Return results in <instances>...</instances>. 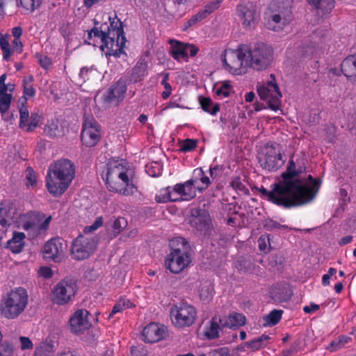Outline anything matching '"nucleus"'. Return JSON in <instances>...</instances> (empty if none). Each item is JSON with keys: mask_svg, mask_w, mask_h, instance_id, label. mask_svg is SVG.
<instances>
[{"mask_svg": "<svg viewBox=\"0 0 356 356\" xmlns=\"http://www.w3.org/2000/svg\"><path fill=\"white\" fill-rule=\"evenodd\" d=\"M9 38V35H3L0 34V47L3 51V58L6 60H8L13 53V50L10 47Z\"/></svg>", "mask_w": 356, "mask_h": 356, "instance_id": "nucleus-39", "label": "nucleus"}, {"mask_svg": "<svg viewBox=\"0 0 356 356\" xmlns=\"http://www.w3.org/2000/svg\"><path fill=\"white\" fill-rule=\"evenodd\" d=\"M315 8L321 9L323 13H329L334 7V0H307Z\"/></svg>", "mask_w": 356, "mask_h": 356, "instance_id": "nucleus-33", "label": "nucleus"}, {"mask_svg": "<svg viewBox=\"0 0 356 356\" xmlns=\"http://www.w3.org/2000/svg\"><path fill=\"white\" fill-rule=\"evenodd\" d=\"M291 293L277 292L273 295V298L280 302H286L291 298Z\"/></svg>", "mask_w": 356, "mask_h": 356, "instance_id": "nucleus-61", "label": "nucleus"}, {"mask_svg": "<svg viewBox=\"0 0 356 356\" xmlns=\"http://www.w3.org/2000/svg\"><path fill=\"white\" fill-rule=\"evenodd\" d=\"M36 58H38L40 66L44 69H48L51 66V60L47 56L37 54Z\"/></svg>", "mask_w": 356, "mask_h": 356, "instance_id": "nucleus-58", "label": "nucleus"}, {"mask_svg": "<svg viewBox=\"0 0 356 356\" xmlns=\"http://www.w3.org/2000/svg\"><path fill=\"white\" fill-rule=\"evenodd\" d=\"M342 73L352 81H356V55L346 57L341 64Z\"/></svg>", "mask_w": 356, "mask_h": 356, "instance_id": "nucleus-23", "label": "nucleus"}, {"mask_svg": "<svg viewBox=\"0 0 356 356\" xmlns=\"http://www.w3.org/2000/svg\"><path fill=\"white\" fill-rule=\"evenodd\" d=\"M204 16L200 11L196 15H193L190 19H188L184 25V30H187L191 26L195 25L197 22L204 19Z\"/></svg>", "mask_w": 356, "mask_h": 356, "instance_id": "nucleus-52", "label": "nucleus"}, {"mask_svg": "<svg viewBox=\"0 0 356 356\" xmlns=\"http://www.w3.org/2000/svg\"><path fill=\"white\" fill-rule=\"evenodd\" d=\"M190 263V255H182L170 252L165 258V266L172 273H179L186 268Z\"/></svg>", "mask_w": 356, "mask_h": 356, "instance_id": "nucleus-19", "label": "nucleus"}, {"mask_svg": "<svg viewBox=\"0 0 356 356\" xmlns=\"http://www.w3.org/2000/svg\"><path fill=\"white\" fill-rule=\"evenodd\" d=\"M346 343H347V339H345L343 337L339 338L338 341H333L330 345V348H332L331 350H337V349L343 346Z\"/></svg>", "mask_w": 356, "mask_h": 356, "instance_id": "nucleus-63", "label": "nucleus"}, {"mask_svg": "<svg viewBox=\"0 0 356 356\" xmlns=\"http://www.w3.org/2000/svg\"><path fill=\"white\" fill-rule=\"evenodd\" d=\"M101 42L102 44L100 46V49L102 51H104L105 49H106V55L120 57V56L124 53V44L121 43V40H115L113 42H111V40H104Z\"/></svg>", "mask_w": 356, "mask_h": 356, "instance_id": "nucleus-24", "label": "nucleus"}, {"mask_svg": "<svg viewBox=\"0 0 356 356\" xmlns=\"http://www.w3.org/2000/svg\"><path fill=\"white\" fill-rule=\"evenodd\" d=\"M170 43L171 44L170 54L174 59L179 60L181 58L187 57V52L184 43L173 40H171Z\"/></svg>", "mask_w": 356, "mask_h": 356, "instance_id": "nucleus-31", "label": "nucleus"}, {"mask_svg": "<svg viewBox=\"0 0 356 356\" xmlns=\"http://www.w3.org/2000/svg\"><path fill=\"white\" fill-rule=\"evenodd\" d=\"M282 310L274 309L271 311L267 316H264L265 323L264 326H273L277 325L281 320Z\"/></svg>", "mask_w": 356, "mask_h": 356, "instance_id": "nucleus-36", "label": "nucleus"}, {"mask_svg": "<svg viewBox=\"0 0 356 356\" xmlns=\"http://www.w3.org/2000/svg\"><path fill=\"white\" fill-rule=\"evenodd\" d=\"M189 224L204 235H211L213 228L209 212L200 208L191 209Z\"/></svg>", "mask_w": 356, "mask_h": 356, "instance_id": "nucleus-14", "label": "nucleus"}, {"mask_svg": "<svg viewBox=\"0 0 356 356\" xmlns=\"http://www.w3.org/2000/svg\"><path fill=\"white\" fill-rule=\"evenodd\" d=\"M221 2H222V0H213V1L207 4L204 6V10H200V12L202 13V15L206 18L209 15L212 13L214 10H216L220 6V4Z\"/></svg>", "mask_w": 356, "mask_h": 356, "instance_id": "nucleus-45", "label": "nucleus"}, {"mask_svg": "<svg viewBox=\"0 0 356 356\" xmlns=\"http://www.w3.org/2000/svg\"><path fill=\"white\" fill-rule=\"evenodd\" d=\"M193 179H196V181H197V179H200L201 181V182L205 185V187L202 188L197 187V189L200 191L204 190L211 184L209 178L207 176L204 175V172L202 170V168H197V169L194 170Z\"/></svg>", "mask_w": 356, "mask_h": 356, "instance_id": "nucleus-43", "label": "nucleus"}, {"mask_svg": "<svg viewBox=\"0 0 356 356\" xmlns=\"http://www.w3.org/2000/svg\"><path fill=\"white\" fill-rule=\"evenodd\" d=\"M170 252L178 253L182 255L189 254L191 246L186 238L175 237L170 241Z\"/></svg>", "mask_w": 356, "mask_h": 356, "instance_id": "nucleus-26", "label": "nucleus"}, {"mask_svg": "<svg viewBox=\"0 0 356 356\" xmlns=\"http://www.w3.org/2000/svg\"><path fill=\"white\" fill-rule=\"evenodd\" d=\"M100 130L97 122L92 118H86L83 124L81 140L87 147L95 146L100 140Z\"/></svg>", "mask_w": 356, "mask_h": 356, "instance_id": "nucleus-15", "label": "nucleus"}, {"mask_svg": "<svg viewBox=\"0 0 356 356\" xmlns=\"http://www.w3.org/2000/svg\"><path fill=\"white\" fill-rule=\"evenodd\" d=\"M28 298L26 290L22 287L12 290L1 300V315L8 319L17 318L26 309L28 304Z\"/></svg>", "mask_w": 356, "mask_h": 356, "instance_id": "nucleus-5", "label": "nucleus"}, {"mask_svg": "<svg viewBox=\"0 0 356 356\" xmlns=\"http://www.w3.org/2000/svg\"><path fill=\"white\" fill-rule=\"evenodd\" d=\"M172 322L178 327H189L193 324L196 318L195 307L181 301L171 308Z\"/></svg>", "mask_w": 356, "mask_h": 356, "instance_id": "nucleus-8", "label": "nucleus"}, {"mask_svg": "<svg viewBox=\"0 0 356 356\" xmlns=\"http://www.w3.org/2000/svg\"><path fill=\"white\" fill-rule=\"evenodd\" d=\"M147 64L145 59H140L131 70L130 81L137 83L140 81L147 73Z\"/></svg>", "mask_w": 356, "mask_h": 356, "instance_id": "nucleus-27", "label": "nucleus"}, {"mask_svg": "<svg viewBox=\"0 0 356 356\" xmlns=\"http://www.w3.org/2000/svg\"><path fill=\"white\" fill-rule=\"evenodd\" d=\"M165 334V328L159 323H151L146 325L142 335L144 341L147 343H155L164 338Z\"/></svg>", "mask_w": 356, "mask_h": 356, "instance_id": "nucleus-21", "label": "nucleus"}, {"mask_svg": "<svg viewBox=\"0 0 356 356\" xmlns=\"http://www.w3.org/2000/svg\"><path fill=\"white\" fill-rule=\"evenodd\" d=\"M54 352L55 346L52 341L42 342L35 348L34 356H52Z\"/></svg>", "mask_w": 356, "mask_h": 356, "instance_id": "nucleus-34", "label": "nucleus"}, {"mask_svg": "<svg viewBox=\"0 0 356 356\" xmlns=\"http://www.w3.org/2000/svg\"><path fill=\"white\" fill-rule=\"evenodd\" d=\"M15 211L10 206L0 207V230L11 224L15 218Z\"/></svg>", "mask_w": 356, "mask_h": 356, "instance_id": "nucleus-29", "label": "nucleus"}, {"mask_svg": "<svg viewBox=\"0 0 356 356\" xmlns=\"http://www.w3.org/2000/svg\"><path fill=\"white\" fill-rule=\"evenodd\" d=\"M292 0H273L269 5V19L266 23L268 29L278 31L293 19Z\"/></svg>", "mask_w": 356, "mask_h": 356, "instance_id": "nucleus-6", "label": "nucleus"}, {"mask_svg": "<svg viewBox=\"0 0 356 356\" xmlns=\"http://www.w3.org/2000/svg\"><path fill=\"white\" fill-rule=\"evenodd\" d=\"M89 315L88 311L84 309L74 312L69 320L70 331L75 334H80L88 330L92 326Z\"/></svg>", "mask_w": 356, "mask_h": 356, "instance_id": "nucleus-16", "label": "nucleus"}, {"mask_svg": "<svg viewBox=\"0 0 356 356\" xmlns=\"http://www.w3.org/2000/svg\"><path fill=\"white\" fill-rule=\"evenodd\" d=\"M40 120V115L37 113H32L31 115L30 120L28 123V126L26 129V131H33L39 124Z\"/></svg>", "mask_w": 356, "mask_h": 356, "instance_id": "nucleus-49", "label": "nucleus"}, {"mask_svg": "<svg viewBox=\"0 0 356 356\" xmlns=\"http://www.w3.org/2000/svg\"><path fill=\"white\" fill-rule=\"evenodd\" d=\"M97 241L94 237L82 234L78 236L71 246L70 254L72 259L81 261L88 259L96 250Z\"/></svg>", "mask_w": 356, "mask_h": 356, "instance_id": "nucleus-9", "label": "nucleus"}, {"mask_svg": "<svg viewBox=\"0 0 356 356\" xmlns=\"http://www.w3.org/2000/svg\"><path fill=\"white\" fill-rule=\"evenodd\" d=\"M124 309L121 300L119 301L118 304H116L113 307L111 313L108 314L107 313H105L103 314V316H106L105 318L106 319H110L113 317L114 314L116 313L122 312Z\"/></svg>", "mask_w": 356, "mask_h": 356, "instance_id": "nucleus-60", "label": "nucleus"}, {"mask_svg": "<svg viewBox=\"0 0 356 356\" xmlns=\"http://www.w3.org/2000/svg\"><path fill=\"white\" fill-rule=\"evenodd\" d=\"M219 322L222 327L235 328L244 325L246 318L242 314L234 313L223 320L219 318Z\"/></svg>", "mask_w": 356, "mask_h": 356, "instance_id": "nucleus-25", "label": "nucleus"}, {"mask_svg": "<svg viewBox=\"0 0 356 356\" xmlns=\"http://www.w3.org/2000/svg\"><path fill=\"white\" fill-rule=\"evenodd\" d=\"M77 291L76 281L74 279L66 277L59 282L54 287L53 302L59 305L69 302Z\"/></svg>", "mask_w": 356, "mask_h": 356, "instance_id": "nucleus-11", "label": "nucleus"}, {"mask_svg": "<svg viewBox=\"0 0 356 356\" xmlns=\"http://www.w3.org/2000/svg\"><path fill=\"white\" fill-rule=\"evenodd\" d=\"M197 140L187 138L182 141L180 150L184 152H190L197 147Z\"/></svg>", "mask_w": 356, "mask_h": 356, "instance_id": "nucleus-47", "label": "nucleus"}, {"mask_svg": "<svg viewBox=\"0 0 356 356\" xmlns=\"http://www.w3.org/2000/svg\"><path fill=\"white\" fill-rule=\"evenodd\" d=\"M264 227L268 231H273L274 229H280L281 228L287 229L288 226L287 225H282L276 221L270 220L265 223Z\"/></svg>", "mask_w": 356, "mask_h": 356, "instance_id": "nucleus-56", "label": "nucleus"}, {"mask_svg": "<svg viewBox=\"0 0 356 356\" xmlns=\"http://www.w3.org/2000/svg\"><path fill=\"white\" fill-rule=\"evenodd\" d=\"M305 168L298 160L295 161L293 158L289 161L286 170L282 174L281 185L292 200H297L299 206L312 202L316 197L321 186L318 179L313 178L311 175L302 177Z\"/></svg>", "mask_w": 356, "mask_h": 356, "instance_id": "nucleus-1", "label": "nucleus"}, {"mask_svg": "<svg viewBox=\"0 0 356 356\" xmlns=\"http://www.w3.org/2000/svg\"><path fill=\"white\" fill-rule=\"evenodd\" d=\"M259 248L261 251L267 252L268 245L270 244L269 237L267 236H261L258 240Z\"/></svg>", "mask_w": 356, "mask_h": 356, "instance_id": "nucleus-57", "label": "nucleus"}, {"mask_svg": "<svg viewBox=\"0 0 356 356\" xmlns=\"http://www.w3.org/2000/svg\"><path fill=\"white\" fill-rule=\"evenodd\" d=\"M282 96H278V94L275 93L274 95L273 94L268 98L267 100V104L268 107L272 109L273 111H277L279 108L280 101V98Z\"/></svg>", "mask_w": 356, "mask_h": 356, "instance_id": "nucleus-51", "label": "nucleus"}, {"mask_svg": "<svg viewBox=\"0 0 356 356\" xmlns=\"http://www.w3.org/2000/svg\"><path fill=\"white\" fill-rule=\"evenodd\" d=\"M129 179L124 171V167L118 161H110L107 164L106 184L110 191L118 192L124 195L134 193L136 187L129 183Z\"/></svg>", "mask_w": 356, "mask_h": 356, "instance_id": "nucleus-4", "label": "nucleus"}, {"mask_svg": "<svg viewBox=\"0 0 356 356\" xmlns=\"http://www.w3.org/2000/svg\"><path fill=\"white\" fill-rule=\"evenodd\" d=\"M200 297L202 300H208L211 297V293L208 286H203L200 290Z\"/></svg>", "mask_w": 356, "mask_h": 356, "instance_id": "nucleus-64", "label": "nucleus"}, {"mask_svg": "<svg viewBox=\"0 0 356 356\" xmlns=\"http://www.w3.org/2000/svg\"><path fill=\"white\" fill-rule=\"evenodd\" d=\"M200 104L201 108L204 111L211 115H216L220 110V105L218 104L213 105L211 109L213 103L209 97H200Z\"/></svg>", "mask_w": 356, "mask_h": 356, "instance_id": "nucleus-37", "label": "nucleus"}, {"mask_svg": "<svg viewBox=\"0 0 356 356\" xmlns=\"http://www.w3.org/2000/svg\"><path fill=\"white\" fill-rule=\"evenodd\" d=\"M24 94L28 97H33L35 95V89L30 84H27L26 79H23Z\"/></svg>", "mask_w": 356, "mask_h": 356, "instance_id": "nucleus-62", "label": "nucleus"}, {"mask_svg": "<svg viewBox=\"0 0 356 356\" xmlns=\"http://www.w3.org/2000/svg\"><path fill=\"white\" fill-rule=\"evenodd\" d=\"M44 133L51 138L63 137L65 134L64 123L58 119L48 121L44 126Z\"/></svg>", "mask_w": 356, "mask_h": 356, "instance_id": "nucleus-22", "label": "nucleus"}, {"mask_svg": "<svg viewBox=\"0 0 356 356\" xmlns=\"http://www.w3.org/2000/svg\"><path fill=\"white\" fill-rule=\"evenodd\" d=\"M42 0H20L21 5L26 10L33 11L42 3Z\"/></svg>", "mask_w": 356, "mask_h": 356, "instance_id": "nucleus-48", "label": "nucleus"}, {"mask_svg": "<svg viewBox=\"0 0 356 356\" xmlns=\"http://www.w3.org/2000/svg\"><path fill=\"white\" fill-rule=\"evenodd\" d=\"M155 200L158 203H165L168 202L179 201V197H175L173 193V189L170 190V187H166L161 189L159 193L156 195Z\"/></svg>", "mask_w": 356, "mask_h": 356, "instance_id": "nucleus-32", "label": "nucleus"}, {"mask_svg": "<svg viewBox=\"0 0 356 356\" xmlns=\"http://www.w3.org/2000/svg\"><path fill=\"white\" fill-rule=\"evenodd\" d=\"M22 227L26 231H32L33 233L38 232L39 220L36 215L28 216L22 222Z\"/></svg>", "mask_w": 356, "mask_h": 356, "instance_id": "nucleus-35", "label": "nucleus"}, {"mask_svg": "<svg viewBox=\"0 0 356 356\" xmlns=\"http://www.w3.org/2000/svg\"><path fill=\"white\" fill-rule=\"evenodd\" d=\"M147 173L152 177H159L161 175V168L159 163H152L146 165Z\"/></svg>", "mask_w": 356, "mask_h": 356, "instance_id": "nucleus-46", "label": "nucleus"}, {"mask_svg": "<svg viewBox=\"0 0 356 356\" xmlns=\"http://www.w3.org/2000/svg\"><path fill=\"white\" fill-rule=\"evenodd\" d=\"M75 167L68 159H60L49 166L46 177L48 191L54 196H59L69 187L74 177Z\"/></svg>", "mask_w": 356, "mask_h": 356, "instance_id": "nucleus-3", "label": "nucleus"}, {"mask_svg": "<svg viewBox=\"0 0 356 356\" xmlns=\"http://www.w3.org/2000/svg\"><path fill=\"white\" fill-rule=\"evenodd\" d=\"M269 339L270 337L264 334L257 339L245 342V346L251 348L252 350L255 351L263 347H265L266 344H264V342Z\"/></svg>", "mask_w": 356, "mask_h": 356, "instance_id": "nucleus-38", "label": "nucleus"}, {"mask_svg": "<svg viewBox=\"0 0 356 356\" xmlns=\"http://www.w3.org/2000/svg\"><path fill=\"white\" fill-rule=\"evenodd\" d=\"M271 47L264 42H255L250 47L241 44L236 50V56L241 67H250L258 71L266 70L273 60Z\"/></svg>", "mask_w": 356, "mask_h": 356, "instance_id": "nucleus-2", "label": "nucleus"}, {"mask_svg": "<svg viewBox=\"0 0 356 356\" xmlns=\"http://www.w3.org/2000/svg\"><path fill=\"white\" fill-rule=\"evenodd\" d=\"M103 223L104 218L102 216H99L95 219V222L91 225L86 226L84 228L83 232L84 233L92 232L102 227Z\"/></svg>", "mask_w": 356, "mask_h": 356, "instance_id": "nucleus-53", "label": "nucleus"}, {"mask_svg": "<svg viewBox=\"0 0 356 356\" xmlns=\"http://www.w3.org/2000/svg\"><path fill=\"white\" fill-rule=\"evenodd\" d=\"M279 145L268 143L265 146L264 153L259 158L261 167L268 171H275L281 168L284 161L282 159Z\"/></svg>", "mask_w": 356, "mask_h": 356, "instance_id": "nucleus-12", "label": "nucleus"}, {"mask_svg": "<svg viewBox=\"0 0 356 356\" xmlns=\"http://www.w3.org/2000/svg\"><path fill=\"white\" fill-rule=\"evenodd\" d=\"M219 319L214 316L211 321L209 330L205 332L206 337L209 339H213L218 337Z\"/></svg>", "mask_w": 356, "mask_h": 356, "instance_id": "nucleus-41", "label": "nucleus"}, {"mask_svg": "<svg viewBox=\"0 0 356 356\" xmlns=\"http://www.w3.org/2000/svg\"><path fill=\"white\" fill-rule=\"evenodd\" d=\"M257 92L260 98L263 100H267L274 92L272 89L264 85L259 86L257 88Z\"/></svg>", "mask_w": 356, "mask_h": 356, "instance_id": "nucleus-50", "label": "nucleus"}, {"mask_svg": "<svg viewBox=\"0 0 356 356\" xmlns=\"http://www.w3.org/2000/svg\"><path fill=\"white\" fill-rule=\"evenodd\" d=\"M238 263V270L243 273H252L256 267L250 258H241Z\"/></svg>", "mask_w": 356, "mask_h": 356, "instance_id": "nucleus-40", "label": "nucleus"}, {"mask_svg": "<svg viewBox=\"0 0 356 356\" xmlns=\"http://www.w3.org/2000/svg\"><path fill=\"white\" fill-rule=\"evenodd\" d=\"M108 20L109 25L105 22L99 27L92 28L88 33V38L90 39L93 34L95 37L100 38L101 41L111 40L113 42L115 40H121V43L124 44L126 40L122 22L116 16L114 18L109 17Z\"/></svg>", "mask_w": 356, "mask_h": 356, "instance_id": "nucleus-7", "label": "nucleus"}, {"mask_svg": "<svg viewBox=\"0 0 356 356\" xmlns=\"http://www.w3.org/2000/svg\"><path fill=\"white\" fill-rule=\"evenodd\" d=\"M19 127L26 129L30 120L29 112L26 106H19Z\"/></svg>", "mask_w": 356, "mask_h": 356, "instance_id": "nucleus-44", "label": "nucleus"}, {"mask_svg": "<svg viewBox=\"0 0 356 356\" xmlns=\"http://www.w3.org/2000/svg\"><path fill=\"white\" fill-rule=\"evenodd\" d=\"M231 85L228 81H225L222 83V86L216 90L218 95H223L225 97L229 96V90L231 89Z\"/></svg>", "mask_w": 356, "mask_h": 356, "instance_id": "nucleus-55", "label": "nucleus"}, {"mask_svg": "<svg viewBox=\"0 0 356 356\" xmlns=\"http://www.w3.org/2000/svg\"><path fill=\"white\" fill-rule=\"evenodd\" d=\"M270 80L268 81V85L266 86L269 87L273 91L277 94L278 96H282L281 92L280 91L279 87L275 81V76L273 74L270 75Z\"/></svg>", "mask_w": 356, "mask_h": 356, "instance_id": "nucleus-59", "label": "nucleus"}, {"mask_svg": "<svg viewBox=\"0 0 356 356\" xmlns=\"http://www.w3.org/2000/svg\"><path fill=\"white\" fill-rule=\"evenodd\" d=\"M257 190L266 197L268 200L284 208L298 207L300 203L297 200H292L280 182L274 184L273 188L270 191L263 186Z\"/></svg>", "mask_w": 356, "mask_h": 356, "instance_id": "nucleus-10", "label": "nucleus"}, {"mask_svg": "<svg viewBox=\"0 0 356 356\" xmlns=\"http://www.w3.org/2000/svg\"><path fill=\"white\" fill-rule=\"evenodd\" d=\"M12 101V95L8 94L6 92L0 94V112L2 116H4L10 106Z\"/></svg>", "mask_w": 356, "mask_h": 356, "instance_id": "nucleus-42", "label": "nucleus"}, {"mask_svg": "<svg viewBox=\"0 0 356 356\" xmlns=\"http://www.w3.org/2000/svg\"><path fill=\"white\" fill-rule=\"evenodd\" d=\"M127 225V222L124 218L113 217L106 223L108 230H111L113 237L119 234Z\"/></svg>", "mask_w": 356, "mask_h": 356, "instance_id": "nucleus-30", "label": "nucleus"}, {"mask_svg": "<svg viewBox=\"0 0 356 356\" xmlns=\"http://www.w3.org/2000/svg\"><path fill=\"white\" fill-rule=\"evenodd\" d=\"M236 15L243 28L246 31L254 29L259 19V13L257 6L251 2L238 5Z\"/></svg>", "mask_w": 356, "mask_h": 356, "instance_id": "nucleus-13", "label": "nucleus"}, {"mask_svg": "<svg viewBox=\"0 0 356 356\" xmlns=\"http://www.w3.org/2000/svg\"><path fill=\"white\" fill-rule=\"evenodd\" d=\"M26 186H33L36 184V176L34 170L32 168L28 167L26 168Z\"/></svg>", "mask_w": 356, "mask_h": 356, "instance_id": "nucleus-54", "label": "nucleus"}, {"mask_svg": "<svg viewBox=\"0 0 356 356\" xmlns=\"http://www.w3.org/2000/svg\"><path fill=\"white\" fill-rule=\"evenodd\" d=\"M25 234L23 232H14L13 238L7 243V248L13 253H19L24 245Z\"/></svg>", "mask_w": 356, "mask_h": 356, "instance_id": "nucleus-28", "label": "nucleus"}, {"mask_svg": "<svg viewBox=\"0 0 356 356\" xmlns=\"http://www.w3.org/2000/svg\"><path fill=\"white\" fill-rule=\"evenodd\" d=\"M127 79L124 77L120 78L104 94V103L108 105H118L124 98V95L127 91Z\"/></svg>", "mask_w": 356, "mask_h": 356, "instance_id": "nucleus-17", "label": "nucleus"}, {"mask_svg": "<svg viewBox=\"0 0 356 356\" xmlns=\"http://www.w3.org/2000/svg\"><path fill=\"white\" fill-rule=\"evenodd\" d=\"M66 245L62 238H54L42 247L43 257L46 259L58 262L60 260Z\"/></svg>", "mask_w": 356, "mask_h": 356, "instance_id": "nucleus-18", "label": "nucleus"}, {"mask_svg": "<svg viewBox=\"0 0 356 356\" xmlns=\"http://www.w3.org/2000/svg\"><path fill=\"white\" fill-rule=\"evenodd\" d=\"M196 183V179H191L184 184H177L173 187V193L175 197H179V200L188 201L196 195L195 188L193 187Z\"/></svg>", "mask_w": 356, "mask_h": 356, "instance_id": "nucleus-20", "label": "nucleus"}]
</instances>
